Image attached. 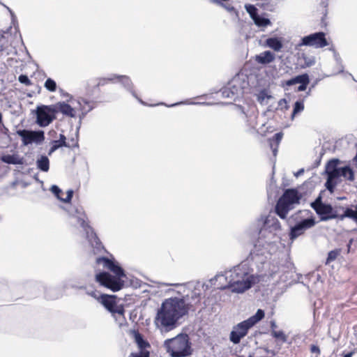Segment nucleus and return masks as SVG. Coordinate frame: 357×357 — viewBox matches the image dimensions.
Here are the masks:
<instances>
[{"instance_id": "obj_29", "label": "nucleus", "mask_w": 357, "mask_h": 357, "mask_svg": "<svg viewBox=\"0 0 357 357\" xmlns=\"http://www.w3.org/2000/svg\"><path fill=\"white\" fill-rule=\"evenodd\" d=\"M309 79V76L307 74H302L298 76H296L295 77H293L287 81L285 82V84L287 86H291L296 84H301L302 82H305V80Z\"/></svg>"}, {"instance_id": "obj_3", "label": "nucleus", "mask_w": 357, "mask_h": 357, "mask_svg": "<svg viewBox=\"0 0 357 357\" xmlns=\"http://www.w3.org/2000/svg\"><path fill=\"white\" fill-rule=\"evenodd\" d=\"M188 310V305L183 298L174 297L166 299L162 304L160 314L158 312V319L160 318L161 324L160 331L166 333L173 330L178 319L187 314Z\"/></svg>"}, {"instance_id": "obj_23", "label": "nucleus", "mask_w": 357, "mask_h": 357, "mask_svg": "<svg viewBox=\"0 0 357 357\" xmlns=\"http://www.w3.org/2000/svg\"><path fill=\"white\" fill-rule=\"evenodd\" d=\"M275 59V54L271 51H265L255 57V61L260 64L266 65L273 62Z\"/></svg>"}, {"instance_id": "obj_32", "label": "nucleus", "mask_w": 357, "mask_h": 357, "mask_svg": "<svg viewBox=\"0 0 357 357\" xmlns=\"http://www.w3.org/2000/svg\"><path fill=\"white\" fill-rule=\"evenodd\" d=\"M299 59L300 61H303V63L301 64L302 68L310 67L315 63V59L314 56H307L305 54H303Z\"/></svg>"}, {"instance_id": "obj_12", "label": "nucleus", "mask_w": 357, "mask_h": 357, "mask_svg": "<svg viewBox=\"0 0 357 357\" xmlns=\"http://www.w3.org/2000/svg\"><path fill=\"white\" fill-rule=\"evenodd\" d=\"M314 225L315 220L312 218H305L298 221L294 227H291L289 234L290 240H295L296 238L303 234L307 229L313 227Z\"/></svg>"}, {"instance_id": "obj_11", "label": "nucleus", "mask_w": 357, "mask_h": 357, "mask_svg": "<svg viewBox=\"0 0 357 357\" xmlns=\"http://www.w3.org/2000/svg\"><path fill=\"white\" fill-rule=\"evenodd\" d=\"M312 206L323 221L339 218V215L334 212L333 207L330 204L322 203L320 197L312 204Z\"/></svg>"}, {"instance_id": "obj_7", "label": "nucleus", "mask_w": 357, "mask_h": 357, "mask_svg": "<svg viewBox=\"0 0 357 357\" xmlns=\"http://www.w3.org/2000/svg\"><path fill=\"white\" fill-rule=\"evenodd\" d=\"M339 162L338 159H332L328 162L326 166V173L328 177L325 186L331 193L334 192L335 188L338 184V178L341 176V168L337 167Z\"/></svg>"}, {"instance_id": "obj_57", "label": "nucleus", "mask_w": 357, "mask_h": 357, "mask_svg": "<svg viewBox=\"0 0 357 357\" xmlns=\"http://www.w3.org/2000/svg\"><path fill=\"white\" fill-rule=\"evenodd\" d=\"M303 172H304V169H301L296 173H295L294 175H295V176L298 177V176L302 174Z\"/></svg>"}, {"instance_id": "obj_14", "label": "nucleus", "mask_w": 357, "mask_h": 357, "mask_svg": "<svg viewBox=\"0 0 357 357\" xmlns=\"http://www.w3.org/2000/svg\"><path fill=\"white\" fill-rule=\"evenodd\" d=\"M252 327V325L247 319L238 324L230 333V340L234 344L239 343L241 340L247 335L248 330Z\"/></svg>"}, {"instance_id": "obj_41", "label": "nucleus", "mask_w": 357, "mask_h": 357, "mask_svg": "<svg viewBox=\"0 0 357 357\" xmlns=\"http://www.w3.org/2000/svg\"><path fill=\"white\" fill-rule=\"evenodd\" d=\"M246 11L249 13L250 17L254 20L256 17H257V9L253 5H245V6Z\"/></svg>"}, {"instance_id": "obj_6", "label": "nucleus", "mask_w": 357, "mask_h": 357, "mask_svg": "<svg viewBox=\"0 0 357 357\" xmlns=\"http://www.w3.org/2000/svg\"><path fill=\"white\" fill-rule=\"evenodd\" d=\"M54 105L37 106L33 114L36 116V123L40 127L48 126L56 119V110Z\"/></svg>"}, {"instance_id": "obj_5", "label": "nucleus", "mask_w": 357, "mask_h": 357, "mask_svg": "<svg viewBox=\"0 0 357 357\" xmlns=\"http://www.w3.org/2000/svg\"><path fill=\"white\" fill-rule=\"evenodd\" d=\"M130 299V296L125 294L124 298L119 297L114 294H101L99 296V303L112 314V317L117 321L124 320L125 309L123 304H119L120 300L128 301Z\"/></svg>"}, {"instance_id": "obj_62", "label": "nucleus", "mask_w": 357, "mask_h": 357, "mask_svg": "<svg viewBox=\"0 0 357 357\" xmlns=\"http://www.w3.org/2000/svg\"><path fill=\"white\" fill-rule=\"evenodd\" d=\"M275 327H276V324H275V322H273H273H271V328H275Z\"/></svg>"}, {"instance_id": "obj_9", "label": "nucleus", "mask_w": 357, "mask_h": 357, "mask_svg": "<svg viewBox=\"0 0 357 357\" xmlns=\"http://www.w3.org/2000/svg\"><path fill=\"white\" fill-rule=\"evenodd\" d=\"M70 224L75 227L79 226L84 233L93 228L89 225L88 218L82 207H75L70 212Z\"/></svg>"}, {"instance_id": "obj_15", "label": "nucleus", "mask_w": 357, "mask_h": 357, "mask_svg": "<svg viewBox=\"0 0 357 357\" xmlns=\"http://www.w3.org/2000/svg\"><path fill=\"white\" fill-rule=\"evenodd\" d=\"M280 229L281 225L279 220L274 216L268 215L264 221L262 234L265 235L268 231L277 234Z\"/></svg>"}, {"instance_id": "obj_34", "label": "nucleus", "mask_w": 357, "mask_h": 357, "mask_svg": "<svg viewBox=\"0 0 357 357\" xmlns=\"http://www.w3.org/2000/svg\"><path fill=\"white\" fill-rule=\"evenodd\" d=\"M264 317V312L261 310V309H259L256 314L252 317H250L249 319H248L247 320L248 321V322L252 325V326L256 324L258 321H259L260 320H261Z\"/></svg>"}, {"instance_id": "obj_42", "label": "nucleus", "mask_w": 357, "mask_h": 357, "mask_svg": "<svg viewBox=\"0 0 357 357\" xmlns=\"http://www.w3.org/2000/svg\"><path fill=\"white\" fill-rule=\"evenodd\" d=\"M304 109V105L302 102L296 101L294 104L292 116H295L296 114L302 112Z\"/></svg>"}, {"instance_id": "obj_52", "label": "nucleus", "mask_w": 357, "mask_h": 357, "mask_svg": "<svg viewBox=\"0 0 357 357\" xmlns=\"http://www.w3.org/2000/svg\"><path fill=\"white\" fill-rule=\"evenodd\" d=\"M310 351L312 353H316L317 355H319L320 354V349H319V347L317 345H314V344L311 345Z\"/></svg>"}, {"instance_id": "obj_31", "label": "nucleus", "mask_w": 357, "mask_h": 357, "mask_svg": "<svg viewBox=\"0 0 357 357\" xmlns=\"http://www.w3.org/2000/svg\"><path fill=\"white\" fill-rule=\"evenodd\" d=\"M45 296L47 299L55 300L61 297L62 295L56 288L50 287L45 289Z\"/></svg>"}, {"instance_id": "obj_44", "label": "nucleus", "mask_w": 357, "mask_h": 357, "mask_svg": "<svg viewBox=\"0 0 357 357\" xmlns=\"http://www.w3.org/2000/svg\"><path fill=\"white\" fill-rule=\"evenodd\" d=\"M271 96L268 95L265 90H262L257 95V100L259 103L263 104L266 99L271 98Z\"/></svg>"}, {"instance_id": "obj_51", "label": "nucleus", "mask_w": 357, "mask_h": 357, "mask_svg": "<svg viewBox=\"0 0 357 357\" xmlns=\"http://www.w3.org/2000/svg\"><path fill=\"white\" fill-rule=\"evenodd\" d=\"M9 11L11 15L12 24L15 26V29H17V20L16 16L15 15L14 13L11 10L9 9Z\"/></svg>"}, {"instance_id": "obj_19", "label": "nucleus", "mask_w": 357, "mask_h": 357, "mask_svg": "<svg viewBox=\"0 0 357 357\" xmlns=\"http://www.w3.org/2000/svg\"><path fill=\"white\" fill-rule=\"evenodd\" d=\"M292 208V205L280 197L275 206V213L282 219H285L289 211Z\"/></svg>"}, {"instance_id": "obj_59", "label": "nucleus", "mask_w": 357, "mask_h": 357, "mask_svg": "<svg viewBox=\"0 0 357 357\" xmlns=\"http://www.w3.org/2000/svg\"><path fill=\"white\" fill-rule=\"evenodd\" d=\"M302 212L301 211H299L298 213H296L294 214V215H292V218H294L295 220H298V215L301 213Z\"/></svg>"}, {"instance_id": "obj_46", "label": "nucleus", "mask_w": 357, "mask_h": 357, "mask_svg": "<svg viewBox=\"0 0 357 357\" xmlns=\"http://www.w3.org/2000/svg\"><path fill=\"white\" fill-rule=\"evenodd\" d=\"M74 195V190L72 189H69L66 192V197L65 198L62 197V199H61V202L68 204L70 203L73 199Z\"/></svg>"}, {"instance_id": "obj_50", "label": "nucleus", "mask_w": 357, "mask_h": 357, "mask_svg": "<svg viewBox=\"0 0 357 357\" xmlns=\"http://www.w3.org/2000/svg\"><path fill=\"white\" fill-rule=\"evenodd\" d=\"M0 126H1V129H0L1 132L3 135H6L8 137H10L9 130H8V128L7 127H6V126L3 124V122H2V124H0Z\"/></svg>"}, {"instance_id": "obj_16", "label": "nucleus", "mask_w": 357, "mask_h": 357, "mask_svg": "<svg viewBox=\"0 0 357 357\" xmlns=\"http://www.w3.org/2000/svg\"><path fill=\"white\" fill-rule=\"evenodd\" d=\"M85 234L90 245L93 248V252L95 254L100 253L102 250H105L103 245L102 244L100 240L98 238L93 229H91L89 231H86Z\"/></svg>"}, {"instance_id": "obj_1", "label": "nucleus", "mask_w": 357, "mask_h": 357, "mask_svg": "<svg viewBox=\"0 0 357 357\" xmlns=\"http://www.w3.org/2000/svg\"><path fill=\"white\" fill-rule=\"evenodd\" d=\"M215 280L220 282L219 289H229L237 294L248 290L257 281L249 266L243 263L225 271L224 274L217 275Z\"/></svg>"}, {"instance_id": "obj_2", "label": "nucleus", "mask_w": 357, "mask_h": 357, "mask_svg": "<svg viewBox=\"0 0 357 357\" xmlns=\"http://www.w3.org/2000/svg\"><path fill=\"white\" fill-rule=\"evenodd\" d=\"M96 263L102 264L103 266L112 273L100 271L95 275L96 281L100 285L105 287L111 291L116 292L122 289L126 286L124 278H127L125 271L120 264L114 259H109L106 257H98L96 258Z\"/></svg>"}, {"instance_id": "obj_22", "label": "nucleus", "mask_w": 357, "mask_h": 357, "mask_svg": "<svg viewBox=\"0 0 357 357\" xmlns=\"http://www.w3.org/2000/svg\"><path fill=\"white\" fill-rule=\"evenodd\" d=\"M70 147V145L66 142V137L63 134L59 135V138L57 140L52 141V146L48 151V155H51L54 151L59 148Z\"/></svg>"}, {"instance_id": "obj_64", "label": "nucleus", "mask_w": 357, "mask_h": 357, "mask_svg": "<svg viewBox=\"0 0 357 357\" xmlns=\"http://www.w3.org/2000/svg\"><path fill=\"white\" fill-rule=\"evenodd\" d=\"M153 324L155 325H156V315L153 317Z\"/></svg>"}, {"instance_id": "obj_39", "label": "nucleus", "mask_w": 357, "mask_h": 357, "mask_svg": "<svg viewBox=\"0 0 357 357\" xmlns=\"http://www.w3.org/2000/svg\"><path fill=\"white\" fill-rule=\"evenodd\" d=\"M82 290L85 291L86 294L91 296L99 302V296L101 293L99 291L94 290L92 287H88L86 286V289H83Z\"/></svg>"}, {"instance_id": "obj_61", "label": "nucleus", "mask_w": 357, "mask_h": 357, "mask_svg": "<svg viewBox=\"0 0 357 357\" xmlns=\"http://www.w3.org/2000/svg\"><path fill=\"white\" fill-rule=\"evenodd\" d=\"M353 355V352H350L347 354H346L344 357H351Z\"/></svg>"}, {"instance_id": "obj_47", "label": "nucleus", "mask_w": 357, "mask_h": 357, "mask_svg": "<svg viewBox=\"0 0 357 357\" xmlns=\"http://www.w3.org/2000/svg\"><path fill=\"white\" fill-rule=\"evenodd\" d=\"M271 334L274 337L281 339L283 342H286V340H287V337L284 335V333H283V331H272Z\"/></svg>"}, {"instance_id": "obj_4", "label": "nucleus", "mask_w": 357, "mask_h": 357, "mask_svg": "<svg viewBox=\"0 0 357 357\" xmlns=\"http://www.w3.org/2000/svg\"><path fill=\"white\" fill-rule=\"evenodd\" d=\"M164 347L172 357H187L192 354L191 342L185 333L166 340Z\"/></svg>"}, {"instance_id": "obj_60", "label": "nucleus", "mask_w": 357, "mask_h": 357, "mask_svg": "<svg viewBox=\"0 0 357 357\" xmlns=\"http://www.w3.org/2000/svg\"><path fill=\"white\" fill-rule=\"evenodd\" d=\"M2 122H3V114L0 112V124H2Z\"/></svg>"}, {"instance_id": "obj_37", "label": "nucleus", "mask_w": 357, "mask_h": 357, "mask_svg": "<svg viewBox=\"0 0 357 357\" xmlns=\"http://www.w3.org/2000/svg\"><path fill=\"white\" fill-rule=\"evenodd\" d=\"M253 21L258 26H266L271 24L269 19L260 17L259 15L254 18Z\"/></svg>"}, {"instance_id": "obj_35", "label": "nucleus", "mask_w": 357, "mask_h": 357, "mask_svg": "<svg viewBox=\"0 0 357 357\" xmlns=\"http://www.w3.org/2000/svg\"><path fill=\"white\" fill-rule=\"evenodd\" d=\"M95 108V106H89L87 109L84 106H80V109L82 112L79 114V121L78 126L77 127V131H78L81 127L82 121L89 112L93 110Z\"/></svg>"}, {"instance_id": "obj_53", "label": "nucleus", "mask_w": 357, "mask_h": 357, "mask_svg": "<svg viewBox=\"0 0 357 357\" xmlns=\"http://www.w3.org/2000/svg\"><path fill=\"white\" fill-rule=\"evenodd\" d=\"M78 102V104L79 105V106H82V103H84V105H88V107H89V106H92V105H91V101H89V100H86V99H85V98H82L81 100H78V102Z\"/></svg>"}, {"instance_id": "obj_26", "label": "nucleus", "mask_w": 357, "mask_h": 357, "mask_svg": "<svg viewBox=\"0 0 357 357\" xmlns=\"http://www.w3.org/2000/svg\"><path fill=\"white\" fill-rule=\"evenodd\" d=\"M282 138V133L278 132L275 133L273 138L268 139V144L270 148L272 149L273 153L274 156L277 155L279 144Z\"/></svg>"}, {"instance_id": "obj_28", "label": "nucleus", "mask_w": 357, "mask_h": 357, "mask_svg": "<svg viewBox=\"0 0 357 357\" xmlns=\"http://www.w3.org/2000/svg\"><path fill=\"white\" fill-rule=\"evenodd\" d=\"M266 45L276 52L280 51L282 47V43L278 38H269L266 39Z\"/></svg>"}, {"instance_id": "obj_27", "label": "nucleus", "mask_w": 357, "mask_h": 357, "mask_svg": "<svg viewBox=\"0 0 357 357\" xmlns=\"http://www.w3.org/2000/svg\"><path fill=\"white\" fill-rule=\"evenodd\" d=\"M63 288L64 289H86V285H81L79 282L73 278L66 279L63 282Z\"/></svg>"}, {"instance_id": "obj_24", "label": "nucleus", "mask_w": 357, "mask_h": 357, "mask_svg": "<svg viewBox=\"0 0 357 357\" xmlns=\"http://www.w3.org/2000/svg\"><path fill=\"white\" fill-rule=\"evenodd\" d=\"M36 167L41 172H47L50 169V159L47 155H39L36 161Z\"/></svg>"}, {"instance_id": "obj_18", "label": "nucleus", "mask_w": 357, "mask_h": 357, "mask_svg": "<svg viewBox=\"0 0 357 357\" xmlns=\"http://www.w3.org/2000/svg\"><path fill=\"white\" fill-rule=\"evenodd\" d=\"M130 334H132L135 342L137 345L139 351H149L147 350V349L151 347L149 342L144 339V336L138 331L132 330L130 331Z\"/></svg>"}, {"instance_id": "obj_33", "label": "nucleus", "mask_w": 357, "mask_h": 357, "mask_svg": "<svg viewBox=\"0 0 357 357\" xmlns=\"http://www.w3.org/2000/svg\"><path fill=\"white\" fill-rule=\"evenodd\" d=\"M341 176H343L349 181L354 180V172L349 166L341 167Z\"/></svg>"}, {"instance_id": "obj_13", "label": "nucleus", "mask_w": 357, "mask_h": 357, "mask_svg": "<svg viewBox=\"0 0 357 357\" xmlns=\"http://www.w3.org/2000/svg\"><path fill=\"white\" fill-rule=\"evenodd\" d=\"M115 79H117V82H119L122 86L131 95L137 100V101L145 106H150V107H155L156 106V104H151L149 105L146 102H144L143 100H142L136 93L134 88V84L132 83L130 77L127 75H117L116 74Z\"/></svg>"}, {"instance_id": "obj_17", "label": "nucleus", "mask_w": 357, "mask_h": 357, "mask_svg": "<svg viewBox=\"0 0 357 357\" xmlns=\"http://www.w3.org/2000/svg\"><path fill=\"white\" fill-rule=\"evenodd\" d=\"M55 106L56 114L61 113L63 115L71 118L76 117V111L75 108H73L68 103H66L64 101L59 102L54 105Z\"/></svg>"}, {"instance_id": "obj_49", "label": "nucleus", "mask_w": 357, "mask_h": 357, "mask_svg": "<svg viewBox=\"0 0 357 357\" xmlns=\"http://www.w3.org/2000/svg\"><path fill=\"white\" fill-rule=\"evenodd\" d=\"M310 83V79L305 80V82L300 84V86L298 87V91H303L307 89V85Z\"/></svg>"}, {"instance_id": "obj_10", "label": "nucleus", "mask_w": 357, "mask_h": 357, "mask_svg": "<svg viewBox=\"0 0 357 357\" xmlns=\"http://www.w3.org/2000/svg\"><path fill=\"white\" fill-rule=\"evenodd\" d=\"M328 45L324 32H317L302 38L298 46H309L314 48H323Z\"/></svg>"}, {"instance_id": "obj_40", "label": "nucleus", "mask_w": 357, "mask_h": 357, "mask_svg": "<svg viewBox=\"0 0 357 357\" xmlns=\"http://www.w3.org/2000/svg\"><path fill=\"white\" fill-rule=\"evenodd\" d=\"M50 190L52 192V193L54 195V197L61 202V199H62V197H61V195L63 193L62 190L57 185H52Z\"/></svg>"}, {"instance_id": "obj_8", "label": "nucleus", "mask_w": 357, "mask_h": 357, "mask_svg": "<svg viewBox=\"0 0 357 357\" xmlns=\"http://www.w3.org/2000/svg\"><path fill=\"white\" fill-rule=\"evenodd\" d=\"M16 134L21 137L22 144L28 146L36 144H41L45 140V132L42 130L19 129Z\"/></svg>"}, {"instance_id": "obj_30", "label": "nucleus", "mask_w": 357, "mask_h": 357, "mask_svg": "<svg viewBox=\"0 0 357 357\" xmlns=\"http://www.w3.org/2000/svg\"><path fill=\"white\" fill-rule=\"evenodd\" d=\"M116 74H112L107 77H99L97 78L98 82L94 86V89H99L100 86H103L109 82H114Z\"/></svg>"}, {"instance_id": "obj_63", "label": "nucleus", "mask_w": 357, "mask_h": 357, "mask_svg": "<svg viewBox=\"0 0 357 357\" xmlns=\"http://www.w3.org/2000/svg\"><path fill=\"white\" fill-rule=\"evenodd\" d=\"M17 181H15L13 182V183H11V186H12V187H15V186L17 185Z\"/></svg>"}, {"instance_id": "obj_48", "label": "nucleus", "mask_w": 357, "mask_h": 357, "mask_svg": "<svg viewBox=\"0 0 357 357\" xmlns=\"http://www.w3.org/2000/svg\"><path fill=\"white\" fill-rule=\"evenodd\" d=\"M128 357H150L149 351L132 352Z\"/></svg>"}, {"instance_id": "obj_45", "label": "nucleus", "mask_w": 357, "mask_h": 357, "mask_svg": "<svg viewBox=\"0 0 357 357\" xmlns=\"http://www.w3.org/2000/svg\"><path fill=\"white\" fill-rule=\"evenodd\" d=\"M211 2L222 6V8H224L229 12H232L235 10L234 6H232L231 5H227L219 0H211Z\"/></svg>"}, {"instance_id": "obj_20", "label": "nucleus", "mask_w": 357, "mask_h": 357, "mask_svg": "<svg viewBox=\"0 0 357 357\" xmlns=\"http://www.w3.org/2000/svg\"><path fill=\"white\" fill-rule=\"evenodd\" d=\"M0 160L7 165H24L25 160L18 153L3 154L0 156Z\"/></svg>"}, {"instance_id": "obj_58", "label": "nucleus", "mask_w": 357, "mask_h": 357, "mask_svg": "<svg viewBox=\"0 0 357 357\" xmlns=\"http://www.w3.org/2000/svg\"><path fill=\"white\" fill-rule=\"evenodd\" d=\"M284 104H287V101L285 99H281L280 101H279V105L282 106V105Z\"/></svg>"}, {"instance_id": "obj_21", "label": "nucleus", "mask_w": 357, "mask_h": 357, "mask_svg": "<svg viewBox=\"0 0 357 357\" xmlns=\"http://www.w3.org/2000/svg\"><path fill=\"white\" fill-rule=\"evenodd\" d=\"M265 235L262 234V229L259 231V237L257 241L259 246L265 248L266 245H271L275 243L277 239V234L268 231L265 233Z\"/></svg>"}, {"instance_id": "obj_55", "label": "nucleus", "mask_w": 357, "mask_h": 357, "mask_svg": "<svg viewBox=\"0 0 357 357\" xmlns=\"http://www.w3.org/2000/svg\"><path fill=\"white\" fill-rule=\"evenodd\" d=\"M353 241H354L353 238H351L349 241V243L347 244V253H349L350 252V248H351V244H352Z\"/></svg>"}, {"instance_id": "obj_36", "label": "nucleus", "mask_w": 357, "mask_h": 357, "mask_svg": "<svg viewBox=\"0 0 357 357\" xmlns=\"http://www.w3.org/2000/svg\"><path fill=\"white\" fill-rule=\"evenodd\" d=\"M44 86L47 91H49L50 92H54V91H56V90L57 89L56 82L53 79H52L50 77H48L45 80Z\"/></svg>"}, {"instance_id": "obj_54", "label": "nucleus", "mask_w": 357, "mask_h": 357, "mask_svg": "<svg viewBox=\"0 0 357 357\" xmlns=\"http://www.w3.org/2000/svg\"><path fill=\"white\" fill-rule=\"evenodd\" d=\"M259 253H258L256 250H252L250 252V256L252 259H254L255 256L259 255Z\"/></svg>"}, {"instance_id": "obj_56", "label": "nucleus", "mask_w": 357, "mask_h": 357, "mask_svg": "<svg viewBox=\"0 0 357 357\" xmlns=\"http://www.w3.org/2000/svg\"><path fill=\"white\" fill-rule=\"evenodd\" d=\"M33 178H34V179H35L37 182H38L39 183H40V184H41V185H43V181L39 179V178H38V175H37V174H36V175L34 176V177H33Z\"/></svg>"}, {"instance_id": "obj_25", "label": "nucleus", "mask_w": 357, "mask_h": 357, "mask_svg": "<svg viewBox=\"0 0 357 357\" xmlns=\"http://www.w3.org/2000/svg\"><path fill=\"white\" fill-rule=\"evenodd\" d=\"M281 197L283 198L285 201H287V202L289 203L291 205H293L295 203H298L299 202V197L298 195V192L294 189L287 190Z\"/></svg>"}, {"instance_id": "obj_43", "label": "nucleus", "mask_w": 357, "mask_h": 357, "mask_svg": "<svg viewBox=\"0 0 357 357\" xmlns=\"http://www.w3.org/2000/svg\"><path fill=\"white\" fill-rule=\"evenodd\" d=\"M18 81L21 83V84H23L26 86H30L32 84V82L31 81V79H29V77H28V75H25V74H21L19 77H18Z\"/></svg>"}, {"instance_id": "obj_38", "label": "nucleus", "mask_w": 357, "mask_h": 357, "mask_svg": "<svg viewBox=\"0 0 357 357\" xmlns=\"http://www.w3.org/2000/svg\"><path fill=\"white\" fill-rule=\"evenodd\" d=\"M340 252H341V249H335V250L330 251L328 254V257L326 259V264H328L331 261H335L336 259V258L337 257V256L340 254Z\"/></svg>"}]
</instances>
